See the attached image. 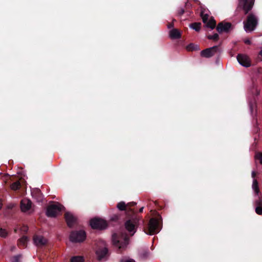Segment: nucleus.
Masks as SVG:
<instances>
[{"label":"nucleus","instance_id":"1","mask_svg":"<svg viewBox=\"0 0 262 262\" xmlns=\"http://www.w3.org/2000/svg\"><path fill=\"white\" fill-rule=\"evenodd\" d=\"M137 211L127 215V219L125 222V228L130 233V235H133L136 232L137 229L141 220L140 216L137 214Z\"/></svg>","mask_w":262,"mask_h":262},{"label":"nucleus","instance_id":"2","mask_svg":"<svg viewBox=\"0 0 262 262\" xmlns=\"http://www.w3.org/2000/svg\"><path fill=\"white\" fill-rule=\"evenodd\" d=\"M113 245L118 248L119 252L124 249L128 244V237L126 235L114 233L112 235Z\"/></svg>","mask_w":262,"mask_h":262},{"label":"nucleus","instance_id":"3","mask_svg":"<svg viewBox=\"0 0 262 262\" xmlns=\"http://www.w3.org/2000/svg\"><path fill=\"white\" fill-rule=\"evenodd\" d=\"M160 219H161V216L160 215L159 218H151L147 224V226L144 229L145 233L149 235L158 233L161 230Z\"/></svg>","mask_w":262,"mask_h":262},{"label":"nucleus","instance_id":"4","mask_svg":"<svg viewBox=\"0 0 262 262\" xmlns=\"http://www.w3.org/2000/svg\"><path fill=\"white\" fill-rule=\"evenodd\" d=\"M86 234L84 230H73L70 233L69 238L72 243H81L86 238Z\"/></svg>","mask_w":262,"mask_h":262},{"label":"nucleus","instance_id":"5","mask_svg":"<svg viewBox=\"0 0 262 262\" xmlns=\"http://www.w3.org/2000/svg\"><path fill=\"white\" fill-rule=\"evenodd\" d=\"M244 24L245 30L247 32H251L255 29L257 25V19L254 14L250 13L247 16L246 21Z\"/></svg>","mask_w":262,"mask_h":262},{"label":"nucleus","instance_id":"6","mask_svg":"<svg viewBox=\"0 0 262 262\" xmlns=\"http://www.w3.org/2000/svg\"><path fill=\"white\" fill-rule=\"evenodd\" d=\"M64 207L58 202L48 206L46 211V215L48 217H55Z\"/></svg>","mask_w":262,"mask_h":262},{"label":"nucleus","instance_id":"7","mask_svg":"<svg viewBox=\"0 0 262 262\" xmlns=\"http://www.w3.org/2000/svg\"><path fill=\"white\" fill-rule=\"evenodd\" d=\"M136 204V203L134 202H130L127 204L124 202H120L117 204V207L119 210L125 211L126 215H130V213L136 211L132 208L135 206Z\"/></svg>","mask_w":262,"mask_h":262},{"label":"nucleus","instance_id":"8","mask_svg":"<svg viewBox=\"0 0 262 262\" xmlns=\"http://www.w3.org/2000/svg\"><path fill=\"white\" fill-rule=\"evenodd\" d=\"M90 225L93 229L103 230L107 228L108 224L106 221L99 218H94L90 221Z\"/></svg>","mask_w":262,"mask_h":262},{"label":"nucleus","instance_id":"9","mask_svg":"<svg viewBox=\"0 0 262 262\" xmlns=\"http://www.w3.org/2000/svg\"><path fill=\"white\" fill-rule=\"evenodd\" d=\"M254 3V0H238L237 9H242L247 14L253 8Z\"/></svg>","mask_w":262,"mask_h":262},{"label":"nucleus","instance_id":"10","mask_svg":"<svg viewBox=\"0 0 262 262\" xmlns=\"http://www.w3.org/2000/svg\"><path fill=\"white\" fill-rule=\"evenodd\" d=\"M219 52H220V46H214L202 50L201 52V56L205 58H210Z\"/></svg>","mask_w":262,"mask_h":262},{"label":"nucleus","instance_id":"11","mask_svg":"<svg viewBox=\"0 0 262 262\" xmlns=\"http://www.w3.org/2000/svg\"><path fill=\"white\" fill-rule=\"evenodd\" d=\"M232 28V25L230 23L222 21L218 24L216 29L219 33L223 32L228 33Z\"/></svg>","mask_w":262,"mask_h":262},{"label":"nucleus","instance_id":"12","mask_svg":"<svg viewBox=\"0 0 262 262\" xmlns=\"http://www.w3.org/2000/svg\"><path fill=\"white\" fill-rule=\"evenodd\" d=\"M237 60L239 63L244 67L248 68L251 66V60L249 57L246 55L238 54Z\"/></svg>","mask_w":262,"mask_h":262},{"label":"nucleus","instance_id":"13","mask_svg":"<svg viewBox=\"0 0 262 262\" xmlns=\"http://www.w3.org/2000/svg\"><path fill=\"white\" fill-rule=\"evenodd\" d=\"M64 219L69 228H72L76 223L77 219L71 213L67 212L64 214Z\"/></svg>","mask_w":262,"mask_h":262},{"label":"nucleus","instance_id":"14","mask_svg":"<svg viewBox=\"0 0 262 262\" xmlns=\"http://www.w3.org/2000/svg\"><path fill=\"white\" fill-rule=\"evenodd\" d=\"M32 202L28 199H23L20 202V208L22 211L26 212L29 210L31 207Z\"/></svg>","mask_w":262,"mask_h":262},{"label":"nucleus","instance_id":"15","mask_svg":"<svg viewBox=\"0 0 262 262\" xmlns=\"http://www.w3.org/2000/svg\"><path fill=\"white\" fill-rule=\"evenodd\" d=\"M33 240L34 243L38 246H44L47 242L46 238L40 235H35Z\"/></svg>","mask_w":262,"mask_h":262},{"label":"nucleus","instance_id":"16","mask_svg":"<svg viewBox=\"0 0 262 262\" xmlns=\"http://www.w3.org/2000/svg\"><path fill=\"white\" fill-rule=\"evenodd\" d=\"M108 253V249L106 247L99 248L96 251V254L99 260L102 259L107 255Z\"/></svg>","mask_w":262,"mask_h":262},{"label":"nucleus","instance_id":"17","mask_svg":"<svg viewBox=\"0 0 262 262\" xmlns=\"http://www.w3.org/2000/svg\"><path fill=\"white\" fill-rule=\"evenodd\" d=\"M169 35L171 39H179L181 37L180 32L177 29H173L170 30Z\"/></svg>","mask_w":262,"mask_h":262},{"label":"nucleus","instance_id":"18","mask_svg":"<svg viewBox=\"0 0 262 262\" xmlns=\"http://www.w3.org/2000/svg\"><path fill=\"white\" fill-rule=\"evenodd\" d=\"M28 241L26 236H23L18 240L17 245L20 248H24L26 247L27 243Z\"/></svg>","mask_w":262,"mask_h":262},{"label":"nucleus","instance_id":"19","mask_svg":"<svg viewBox=\"0 0 262 262\" xmlns=\"http://www.w3.org/2000/svg\"><path fill=\"white\" fill-rule=\"evenodd\" d=\"M255 204L257 206L255 208V212L258 215H262V200L255 201Z\"/></svg>","mask_w":262,"mask_h":262},{"label":"nucleus","instance_id":"20","mask_svg":"<svg viewBox=\"0 0 262 262\" xmlns=\"http://www.w3.org/2000/svg\"><path fill=\"white\" fill-rule=\"evenodd\" d=\"M32 195L37 199L38 201H40L42 199L43 195L41 193V191L39 189H36L34 190L32 192Z\"/></svg>","mask_w":262,"mask_h":262},{"label":"nucleus","instance_id":"21","mask_svg":"<svg viewBox=\"0 0 262 262\" xmlns=\"http://www.w3.org/2000/svg\"><path fill=\"white\" fill-rule=\"evenodd\" d=\"M206 26L208 28L213 29L216 26V21L213 18H211L206 23Z\"/></svg>","mask_w":262,"mask_h":262},{"label":"nucleus","instance_id":"22","mask_svg":"<svg viewBox=\"0 0 262 262\" xmlns=\"http://www.w3.org/2000/svg\"><path fill=\"white\" fill-rule=\"evenodd\" d=\"M20 187H21V184L19 181H17L13 183L10 185L11 189L14 191L19 189Z\"/></svg>","mask_w":262,"mask_h":262},{"label":"nucleus","instance_id":"23","mask_svg":"<svg viewBox=\"0 0 262 262\" xmlns=\"http://www.w3.org/2000/svg\"><path fill=\"white\" fill-rule=\"evenodd\" d=\"M252 188L256 194L259 192V189L258 187V183L256 179H254L252 184Z\"/></svg>","mask_w":262,"mask_h":262},{"label":"nucleus","instance_id":"24","mask_svg":"<svg viewBox=\"0 0 262 262\" xmlns=\"http://www.w3.org/2000/svg\"><path fill=\"white\" fill-rule=\"evenodd\" d=\"M190 27L198 32L201 29V23H193L190 25Z\"/></svg>","mask_w":262,"mask_h":262},{"label":"nucleus","instance_id":"25","mask_svg":"<svg viewBox=\"0 0 262 262\" xmlns=\"http://www.w3.org/2000/svg\"><path fill=\"white\" fill-rule=\"evenodd\" d=\"M22 258L21 254H18L17 255L13 256L11 259V262H21V258Z\"/></svg>","mask_w":262,"mask_h":262},{"label":"nucleus","instance_id":"26","mask_svg":"<svg viewBox=\"0 0 262 262\" xmlns=\"http://www.w3.org/2000/svg\"><path fill=\"white\" fill-rule=\"evenodd\" d=\"M200 16L202 17L203 22L204 24H206L209 20H208V17L209 15L207 14H204V12L202 11L200 13Z\"/></svg>","mask_w":262,"mask_h":262},{"label":"nucleus","instance_id":"27","mask_svg":"<svg viewBox=\"0 0 262 262\" xmlns=\"http://www.w3.org/2000/svg\"><path fill=\"white\" fill-rule=\"evenodd\" d=\"M71 262H83V258L79 256H74L71 258Z\"/></svg>","mask_w":262,"mask_h":262},{"label":"nucleus","instance_id":"28","mask_svg":"<svg viewBox=\"0 0 262 262\" xmlns=\"http://www.w3.org/2000/svg\"><path fill=\"white\" fill-rule=\"evenodd\" d=\"M207 38L208 39H210V40L217 41V40H218V39L219 38V36L218 34L215 33L212 35H208L207 36Z\"/></svg>","mask_w":262,"mask_h":262},{"label":"nucleus","instance_id":"29","mask_svg":"<svg viewBox=\"0 0 262 262\" xmlns=\"http://www.w3.org/2000/svg\"><path fill=\"white\" fill-rule=\"evenodd\" d=\"M8 235L7 231L3 228H0V236L3 238H6Z\"/></svg>","mask_w":262,"mask_h":262},{"label":"nucleus","instance_id":"30","mask_svg":"<svg viewBox=\"0 0 262 262\" xmlns=\"http://www.w3.org/2000/svg\"><path fill=\"white\" fill-rule=\"evenodd\" d=\"M255 158L256 159L259 160L260 164H262V152L256 153Z\"/></svg>","mask_w":262,"mask_h":262},{"label":"nucleus","instance_id":"31","mask_svg":"<svg viewBox=\"0 0 262 262\" xmlns=\"http://www.w3.org/2000/svg\"><path fill=\"white\" fill-rule=\"evenodd\" d=\"M119 216L118 215H114L111 219V221L117 222L119 220Z\"/></svg>","mask_w":262,"mask_h":262},{"label":"nucleus","instance_id":"32","mask_svg":"<svg viewBox=\"0 0 262 262\" xmlns=\"http://www.w3.org/2000/svg\"><path fill=\"white\" fill-rule=\"evenodd\" d=\"M187 49L188 51H193L194 50V45L193 43H190L187 46Z\"/></svg>","mask_w":262,"mask_h":262},{"label":"nucleus","instance_id":"33","mask_svg":"<svg viewBox=\"0 0 262 262\" xmlns=\"http://www.w3.org/2000/svg\"><path fill=\"white\" fill-rule=\"evenodd\" d=\"M185 12V10L183 8H180L178 10V14L179 16H181Z\"/></svg>","mask_w":262,"mask_h":262},{"label":"nucleus","instance_id":"34","mask_svg":"<svg viewBox=\"0 0 262 262\" xmlns=\"http://www.w3.org/2000/svg\"><path fill=\"white\" fill-rule=\"evenodd\" d=\"M122 262H136L135 260L132 258H128L125 260H122Z\"/></svg>","mask_w":262,"mask_h":262},{"label":"nucleus","instance_id":"35","mask_svg":"<svg viewBox=\"0 0 262 262\" xmlns=\"http://www.w3.org/2000/svg\"><path fill=\"white\" fill-rule=\"evenodd\" d=\"M244 42L245 44H247V45H250L251 43V42L249 39L245 40Z\"/></svg>","mask_w":262,"mask_h":262},{"label":"nucleus","instance_id":"36","mask_svg":"<svg viewBox=\"0 0 262 262\" xmlns=\"http://www.w3.org/2000/svg\"><path fill=\"white\" fill-rule=\"evenodd\" d=\"M256 173L254 171H253L252 172V177L253 178H254L256 177Z\"/></svg>","mask_w":262,"mask_h":262},{"label":"nucleus","instance_id":"37","mask_svg":"<svg viewBox=\"0 0 262 262\" xmlns=\"http://www.w3.org/2000/svg\"><path fill=\"white\" fill-rule=\"evenodd\" d=\"M173 25L172 24H169L168 25V28H171L173 27Z\"/></svg>","mask_w":262,"mask_h":262},{"label":"nucleus","instance_id":"38","mask_svg":"<svg viewBox=\"0 0 262 262\" xmlns=\"http://www.w3.org/2000/svg\"><path fill=\"white\" fill-rule=\"evenodd\" d=\"M143 209H144V207H141V208L139 209V212H140V213L142 212H143Z\"/></svg>","mask_w":262,"mask_h":262},{"label":"nucleus","instance_id":"39","mask_svg":"<svg viewBox=\"0 0 262 262\" xmlns=\"http://www.w3.org/2000/svg\"><path fill=\"white\" fill-rule=\"evenodd\" d=\"M2 205H3L2 202V201L0 200V209L2 208Z\"/></svg>","mask_w":262,"mask_h":262},{"label":"nucleus","instance_id":"40","mask_svg":"<svg viewBox=\"0 0 262 262\" xmlns=\"http://www.w3.org/2000/svg\"><path fill=\"white\" fill-rule=\"evenodd\" d=\"M259 55L262 56V50L259 52Z\"/></svg>","mask_w":262,"mask_h":262}]
</instances>
